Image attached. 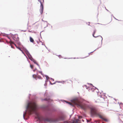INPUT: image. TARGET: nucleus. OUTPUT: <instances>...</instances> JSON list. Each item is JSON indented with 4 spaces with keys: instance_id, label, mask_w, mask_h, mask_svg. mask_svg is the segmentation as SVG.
<instances>
[{
    "instance_id": "obj_1",
    "label": "nucleus",
    "mask_w": 123,
    "mask_h": 123,
    "mask_svg": "<svg viewBox=\"0 0 123 123\" xmlns=\"http://www.w3.org/2000/svg\"><path fill=\"white\" fill-rule=\"evenodd\" d=\"M72 102L74 105H76L78 107H80L84 111L90 109L91 113L92 115L98 117L99 118L106 122L108 121V120L105 117L102 113L98 111V109L97 107L93 106H91L90 105L85 103H82L77 99L74 100Z\"/></svg>"
},
{
    "instance_id": "obj_2",
    "label": "nucleus",
    "mask_w": 123,
    "mask_h": 123,
    "mask_svg": "<svg viewBox=\"0 0 123 123\" xmlns=\"http://www.w3.org/2000/svg\"><path fill=\"white\" fill-rule=\"evenodd\" d=\"M37 108V105L34 102H31L29 103L26 107V108L30 114L35 112Z\"/></svg>"
},
{
    "instance_id": "obj_3",
    "label": "nucleus",
    "mask_w": 123,
    "mask_h": 123,
    "mask_svg": "<svg viewBox=\"0 0 123 123\" xmlns=\"http://www.w3.org/2000/svg\"><path fill=\"white\" fill-rule=\"evenodd\" d=\"M38 1L41 4L40 6V11L41 14H42L43 13V3H44V0H38Z\"/></svg>"
},
{
    "instance_id": "obj_4",
    "label": "nucleus",
    "mask_w": 123,
    "mask_h": 123,
    "mask_svg": "<svg viewBox=\"0 0 123 123\" xmlns=\"http://www.w3.org/2000/svg\"><path fill=\"white\" fill-rule=\"evenodd\" d=\"M96 30L95 29L94 31L93 34H92V36H93L95 37H98L100 38V39L101 40H103V38L102 37L100 36H95L94 35L95 33H96Z\"/></svg>"
},
{
    "instance_id": "obj_5",
    "label": "nucleus",
    "mask_w": 123,
    "mask_h": 123,
    "mask_svg": "<svg viewBox=\"0 0 123 123\" xmlns=\"http://www.w3.org/2000/svg\"><path fill=\"white\" fill-rule=\"evenodd\" d=\"M30 42L33 43H34L35 42L33 38L31 37H30Z\"/></svg>"
},
{
    "instance_id": "obj_6",
    "label": "nucleus",
    "mask_w": 123,
    "mask_h": 123,
    "mask_svg": "<svg viewBox=\"0 0 123 123\" xmlns=\"http://www.w3.org/2000/svg\"><path fill=\"white\" fill-rule=\"evenodd\" d=\"M42 100L43 101H49V100H50V99L49 98H45L44 99H42Z\"/></svg>"
},
{
    "instance_id": "obj_7",
    "label": "nucleus",
    "mask_w": 123,
    "mask_h": 123,
    "mask_svg": "<svg viewBox=\"0 0 123 123\" xmlns=\"http://www.w3.org/2000/svg\"><path fill=\"white\" fill-rule=\"evenodd\" d=\"M16 47H17V48L18 49H19L21 51H22V53H24L23 52V51H22V50H21V48L19 47H17L16 46Z\"/></svg>"
},
{
    "instance_id": "obj_8",
    "label": "nucleus",
    "mask_w": 123,
    "mask_h": 123,
    "mask_svg": "<svg viewBox=\"0 0 123 123\" xmlns=\"http://www.w3.org/2000/svg\"><path fill=\"white\" fill-rule=\"evenodd\" d=\"M9 43L11 45L12 44H14L15 46H16V45L13 42H12L11 41H10V42Z\"/></svg>"
},
{
    "instance_id": "obj_9",
    "label": "nucleus",
    "mask_w": 123,
    "mask_h": 123,
    "mask_svg": "<svg viewBox=\"0 0 123 123\" xmlns=\"http://www.w3.org/2000/svg\"><path fill=\"white\" fill-rule=\"evenodd\" d=\"M73 123H78V122L77 120H75L73 121Z\"/></svg>"
},
{
    "instance_id": "obj_10",
    "label": "nucleus",
    "mask_w": 123,
    "mask_h": 123,
    "mask_svg": "<svg viewBox=\"0 0 123 123\" xmlns=\"http://www.w3.org/2000/svg\"><path fill=\"white\" fill-rule=\"evenodd\" d=\"M33 78H35L36 77V75L34 74V75H33Z\"/></svg>"
},
{
    "instance_id": "obj_11",
    "label": "nucleus",
    "mask_w": 123,
    "mask_h": 123,
    "mask_svg": "<svg viewBox=\"0 0 123 123\" xmlns=\"http://www.w3.org/2000/svg\"><path fill=\"white\" fill-rule=\"evenodd\" d=\"M37 77L39 79H41V77L40 76H37Z\"/></svg>"
},
{
    "instance_id": "obj_12",
    "label": "nucleus",
    "mask_w": 123,
    "mask_h": 123,
    "mask_svg": "<svg viewBox=\"0 0 123 123\" xmlns=\"http://www.w3.org/2000/svg\"><path fill=\"white\" fill-rule=\"evenodd\" d=\"M30 67L31 68H32V69L33 68V65H30Z\"/></svg>"
},
{
    "instance_id": "obj_13",
    "label": "nucleus",
    "mask_w": 123,
    "mask_h": 123,
    "mask_svg": "<svg viewBox=\"0 0 123 123\" xmlns=\"http://www.w3.org/2000/svg\"><path fill=\"white\" fill-rule=\"evenodd\" d=\"M68 103L70 105H72V104L71 102H68Z\"/></svg>"
},
{
    "instance_id": "obj_14",
    "label": "nucleus",
    "mask_w": 123,
    "mask_h": 123,
    "mask_svg": "<svg viewBox=\"0 0 123 123\" xmlns=\"http://www.w3.org/2000/svg\"><path fill=\"white\" fill-rule=\"evenodd\" d=\"M26 54H27V55H28V54H29V53H28V51H27V52H26Z\"/></svg>"
},
{
    "instance_id": "obj_15",
    "label": "nucleus",
    "mask_w": 123,
    "mask_h": 123,
    "mask_svg": "<svg viewBox=\"0 0 123 123\" xmlns=\"http://www.w3.org/2000/svg\"><path fill=\"white\" fill-rule=\"evenodd\" d=\"M39 73H40V74H42V72H40V71H39Z\"/></svg>"
},
{
    "instance_id": "obj_16",
    "label": "nucleus",
    "mask_w": 123,
    "mask_h": 123,
    "mask_svg": "<svg viewBox=\"0 0 123 123\" xmlns=\"http://www.w3.org/2000/svg\"><path fill=\"white\" fill-rule=\"evenodd\" d=\"M121 117L122 118H123V115H122L121 116Z\"/></svg>"
},
{
    "instance_id": "obj_17",
    "label": "nucleus",
    "mask_w": 123,
    "mask_h": 123,
    "mask_svg": "<svg viewBox=\"0 0 123 123\" xmlns=\"http://www.w3.org/2000/svg\"><path fill=\"white\" fill-rule=\"evenodd\" d=\"M11 47L12 48H13V47H12V45L11 46Z\"/></svg>"
},
{
    "instance_id": "obj_18",
    "label": "nucleus",
    "mask_w": 123,
    "mask_h": 123,
    "mask_svg": "<svg viewBox=\"0 0 123 123\" xmlns=\"http://www.w3.org/2000/svg\"><path fill=\"white\" fill-rule=\"evenodd\" d=\"M23 116H24H24H25V114H24Z\"/></svg>"
}]
</instances>
